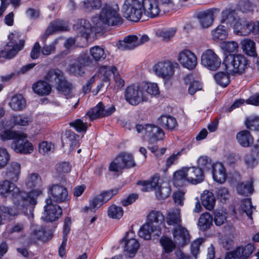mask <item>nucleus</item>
<instances>
[{
  "mask_svg": "<svg viewBox=\"0 0 259 259\" xmlns=\"http://www.w3.org/2000/svg\"><path fill=\"white\" fill-rule=\"evenodd\" d=\"M22 44H20L19 48L7 44L4 49L0 51V57L6 59H11L15 57L18 53L22 50Z\"/></svg>",
  "mask_w": 259,
  "mask_h": 259,
  "instance_id": "28",
  "label": "nucleus"
},
{
  "mask_svg": "<svg viewBox=\"0 0 259 259\" xmlns=\"http://www.w3.org/2000/svg\"><path fill=\"white\" fill-rule=\"evenodd\" d=\"M117 72V69L115 66H103L100 68V73L102 74L104 78L103 80L105 82L109 80V77L112 74L114 75Z\"/></svg>",
  "mask_w": 259,
  "mask_h": 259,
  "instance_id": "56",
  "label": "nucleus"
},
{
  "mask_svg": "<svg viewBox=\"0 0 259 259\" xmlns=\"http://www.w3.org/2000/svg\"><path fill=\"white\" fill-rule=\"evenodd\" d=\"M15 205L17 207V209L6 206H0V225L2 223L3 217L4 220L9 219L10 217L17 215L19 213L18 210L21 211L23 212L22 209H19L18 208L17 205L15 204ZM28 210H29V209H27L25 213L24 212V213L26 215H28L27 212Z\"/></svg>",
  "mask_w": 259,
  "mask_h": 259,
  "instance_id": "32",
  "label": "nucleus"
},
{
  "mask_svg": "<svg viewBox=\"0 0 259 259\" xmlns=\"http://www.w3.org/2000/svg\"><path fill=\"white\" fill-rule=\"evenodd\" d=\"M45 79L61 92L67 99L71 97L72 85L66 81L63 72L59 69H50Z\"/></svg>",
  "mask_w": 259,
  "mask_h": 259,
  "instance_id": "5",
  "label": "nucleus"
},
{
  "mask_svg": "<svg viewBox=\"0 0 259 259\" xmlns=\"http://www.w3.org/2000/svg\"><path fill=\"white\" fill-rule=\"evenodd\" d=\"M48 194L50 198L46 200H51V202H66L70 199L67 189L60 184L50 185L48 187Z\"/></svg>",
  "mask_w": 259,
  "mask_h": 259,
  "instance_id": "9",
  "label": "nucleus"
},
{
  "mask_svg": "<svg viewBox=\"0 0 259 259\" xmlns=\"http://www.w3.org/2000/svg\"><path fill=\"white\" fill-rule=\"evenodd\" d=\"M103 104L99 103L96 106L88 111L86 115L89 117L90 120L103 117Z\"/></svg>",
  "mask_w": 259,
  "mask_h": 259,
  "instance_id": "49",
  "label": "nucleus"
},
{
  "mask_svg": "<svg viewBox=\"0 0 259 259\" xmlns=\"http://www.w3.org/2000/svg\"><path fill=\"white\" fill-rule=\"evenodd\" d=\"M142 4L145 14L151 18L156 17L161 10L163 11L156 0H143Z\"/></svg>",
  "mask_w": 259,
  "mask_h": 259,
  "instance_id": "19",
  "label": "nucleus"
},
{
  "mask_svg": "<svg viewBox=\"0 0 259 259\" xmlns=\"http://www.w3.org/2000/svg\"><path fill=\"white\" fill-rule=\"evenodd\" d=\"M12 120L16 125L25 126L32 122V117L25 114H16L13 116Z\"/></svg>",
  "mask_w": 259,
  "mask_h": 259,
  "instance_id": "45",
  "label": "nucleus"
},
{
  "mask_svg": "<svg viewBox=\"0 0 259 259\" xmlns=\"http://www.w3.org/2000/svg\"><path fill=\"white\" fill-rule=\"evenodd\" d=\"M136 163L132 155L123 153L119 155L110 164L109 169L113 172H118L124 168L135 166Z\"/></svg>",
  "mask_w": 259,
  "mask_h": 259,
  "instance_id": "10",
  "label": "nucleus"
},
{
  "mask_svg": "<svg viewBox=\"0 0 259 259\" xmlns=\"http://www.w3.org/2000/svg\"><path fill=\"white\" fill-rule=\"evenodd\" d=\"M241 48L247 55L256 57L257 53L255 49V43L250 39H244L241 41Z\"/></svg>",
  "mask_w": 259,
  "mask_h": 259,
  "instance_id": "38",
  "label": "nucleus"
},
{
  "mask_svg": "<svg viewBox=\"0 0 259 259\" xmlns=\"http://www.w3.org/2000/svg\"><path fill=\"white\" fill-rule=\"evenodd\" d=\"M128 234L129 233L127 232L126 235L122 239L125 242L124 250L127 253L130 257H133L137 252L140 244L137 240L135 238H132L129 239L128 237Z\"/></svg>",
  "mask_w": 259,
  "mask_h": 259,
  "instance_id": "23",
  "label": "nucleus"
},
{
  "mask_svg": "<svg viewBox=\"0 0 259 259\" xmlns=\"http://www.w3.org/2000/svg\"><path fill=\"white\" fill-rule=\"evenodd\" d=\"M178 60L183 67L189 70L194 69L197 64L196 56L189 50L186 49L180 52Z\"/></svg>",
  "mask_w": 259,
  "mask_h": 259,
  "instance_id": "14",
  "label": "nucleus"
},
{
  "mask_svg": "<svg viewBox=\"0 0 259 259\" xmlns=\"http://www.w3.org/2000/svg\"><path fill=\"white\" fill-rule=\"evenodd\" d=\"M188 182L192 184H198L204 179L203 170L199 167H186Z\"/></svg>",
  "mask_w": 259,
  "mask_h": 259,
  "instance_id": "24",
  "label": "nucleus"
},
{
  "mask_svg": "<svg viewBox=\"0 0 259 259\" xmlns=\"http://www.w3.org/2000/svg\"><path fill=\"white\" fill-rule=\"evenodd\" d=\"M234 33L238 35H247L255 29V25L252 22L239 19L233 25Z\"/></svg>",
  "mask_w": 259,
  "mask_h": 259,
  "instance_id": "18",
  "label": "nucleus"
},
{
  "mask_svg": "<svg viewBox=\"0 0 259 259\" xmlns=\"http://www.w3.org/2000/svg\"><path fill=\"white\" fill-rule=\"evenodd\" d=\"M104 202L102 196L98 195L90 201L89 206H85L84 210L87 211L89 210L92 211H95L97 209L100 207Z\"/></svg>",
  "mask_w": 259,
  "mask_h": 259,
  "instance_id": "54",
  "label": "nucleus"
},
{
  "mask_svg": "<svg viewBox=\"0 0 259 259\" xmlns=\"http://www.w3.org/2000/svg\"><path fill=\"white\" fill-rule=\"evenodd\" d=\"M174 239L179 246H183L190 241L188 231L181 225L176 226L172 231Z\"/></svg>",
  "mask_w": 259,
  "mask_h": 259,
  "instance_id": "17",
  "label": "nucleus"
},
{
  "mask_svg": "<svg viewBox=\"0 0 259 259\" xmlns=\"http://www.w3.org/2000/svg\"><path fill=\"white\" fill-rule=\"evenodd\" d=\"M219 11V9L213 8L198 13L197 17L201 26L203 28L210 26L214 20L213 14Z\"/></svg>",
  "mask_w": 259,
  "mask_h": 259,
  "instance_id": "21",
  "label": "nucleus"
},
{
  "mask_svg": "<svg viewBox=\"0 0 259 259\" xmlns=\"http://www.w3.org/2000/svg\"><path fill=\"white\" fill-rule=\"evenodd\" d=\"M44 206L45 211L42 218L46 222H54L60 218L62 214L61 207L53 203L51 200H46Z\"/></svg>",
  "mask_w": 259,
  "mask_h": 259,
  "instance_id": "11",
  "label": "nucleus"
},
{
  "mask_svg": "<svg viewBox=\"0 0 259 259\" xmlns=\"http://www.w3.org/2000/svg\"><path fill=\"white\" fill-rule=\"evenodd\" d=\"M241 208L249 218H250L252 215L253 209H255L253 207L251 204V200L248 198L244 199L242 200L241 204Z\"/></svg>",
  "mask_w": 259,
  "mask_h": 259,
  "instance_id": "62",
  "label": "nucleus"
},
{
  "mask_svg": "<svg viewBox=\"0 0 259 259\" xmlns=\"http://www.w3.org/2000/svg\"><path fill=\"white\" fill-rule=\"evenodd\" d=\"M9 41L8 42L12 46L19 48L20 44H22V50L23 49L25 45V40L21 38V35L19 32L14 31L9 35Z\"/></svg>",
  "mask_w": 259,
  "mask_h": 259,
  "instance_id": "53",
  "label": "nucleus"
},
{
  "mask_svg": "<svg viewBox=\"0 0 259 259\" xmlns=\"http://www.w3.org/2000/svg\"><path fill=\"white\" fill-rule=\"evenodd\" d=\"M244 162L247 167L253 168L257 164L258 161L255 156V152L246 153L244 158Z\"/></svg>",
  "mask_w": 259,
  "mask_h": 259,
  "instance_id": "60",
  "label": "nucleus"
},
{
  "mask_svg": "<svg viewBox=\"0 0 259 259\" xmlns=\"http://www.w3.org/2000/svg\"><path fill=\"white\" fill-rule=\"evenodd\" d=\"M32 89L35 93L40 96L48 95L51 91V85L44 80H39L33 84Z\"/></svg>",
  "mask_w": 259,
  "mask_h": 259,
  "instance_id": "30",
  "label": "nucleus"
},
{
  "mask_svg": "<svg viewBox=\"0 0 259 259\" xmlns=\"http://www.w3.org/2000/svg\"><path fill=\"white\" fill-rule=\"evenodd\" d=\"M237 191L240 195L248 196L253 193V181L250 180L246 182H241L237 184L236 187Z\"/></svg>",
  "mask_w": 259,
  "mask_h": 259,
  "instance_id": "42",
  "label": "nucleus"
},
{
  "mask_svg": "<svg viewBox=\"0 0 259 259\" xmlns=\"http://www.w3.org/2000/svg\"><path fill=\"white\" fill-rule=\"evenodd\" d=\"M66 30V27L64 26L62 22L59 20L54 21L51 22L48 26L45 34L49 35L58 31Z\"/></svg>",
  "mask_w": 259,
  "mask_h": 259,
  "instance_id": "51",
  "label": "nucleus"
},
{
  "mask_svg": "<svg viewBox=\"0 0 259 259\" xmlns=\"http://www.w3.org/2000/svg\"><path fill=\"white\" fill-rule=\"evenodd\" d=\"M136 131L138 133H142L147 138L150 144L156 143L158 141L163 140L165 137V133L163 130L153 124H137Z\"/></svg>",
  "mask_w": 259,
  "mask_h": 259,
  "instance_id": "6",
  "label": "nucleus"
},
{
  "mask_svg": "<svg viewBox=\"0 0 259 259\" xmlns=\"http://www.w3.org/2000/svg\"><path fill=\"white\" fill-rule=\"evenodd\" d=\"M236 139L239 144L244 147H249L253 142V137L246 130L239 132L236 135Z\"/></svg>",
  "mask_w": 259,
  "mask_h": 259,
  "instance_id": "39",
  "label": "nucleus"
},
{
  "mask_svg": "<svg viewBox=\"0 0 259 259\" xmlns=\"http://www.w3.org/2000/svg\"><path fill=\"white\" fill-rule=\"evenodd\" d=\"M8 180L0 182V195L4 197L12 199L15 204L17 205L19 209L26 212V206L23 204L25 196L23 191H21L19 188L14 183Z\"/></svg>",
  "mask_w": 259,
  "mask_h": 259,
  "instance_id": "3",
  "label": "nucleus"
},
{
  "mask_svg": "<svg viewBox=\"0 0 259 259\" xmlns=\"http://www.w3.org/2000/svg\"><path fill=\"white\" fill-rule=\"evenodd\" d=\"M197 164L199 168L204 170L211 169L214 165L210 158L205 155L201 156L198 159Z\"/></svg>",
  "mask_w": 259,
  "mask_h": 259,
  "instance_id": "52",
  "label": "nucleus"
},
{
  "mask_svg": "<svg viewBox=\"0 0 259 259\" xmlns=\"http://www.w3.org/2000/svg\"><path fill=\"white\" fill-rule=\"evenodd\" d=\"M165 217L162 213L158 210L151 211L147 217V223L154 227L157 226L161 231V226L164 224Z\"/></svg>",
  "mask_w": 259,
  "mask_h": 259,
  "instance_id": "25",
  "label": "nucleus"
},
{
  "mask_svg": "<svg viewBox=\"0 0 259 259\" xmlns=\"http://www.w3.org/2000/svg\"><path fill=\"white\" fill-rule=\"evenodd\" d=\"M160 242L163 246L165 253H170L172 252L175 248V244L174 242L167 237H162L160 240Z\"/></svg>",
  "mask_w": 259,
  "mask_h": 259,
  "instance_id": "59",
  "label": "nucleus"
},
{
  "mask_svg": "<svg viewBox=\"0 0 259 259\" xmlns=\"http://www.w3.org/2000/svg\"><path fill=\"white\" fill-rule=\"evenodd\" d=\"M212 218L209 213L202 214L198 220V226L201 230H205L212 225Z\"/></svg>",
  "mask_w": 259,
  "mask_h": 259,
  "instance_id": "48",
  "label": "nucleus"
},
{
  "mask_svg": "<svg viewBox=\"0 0 259 259\" xmlns=\"http://www.w3.org/2000/svg\"><path fill=\"white\" fill-rule=\"evenodd\" d=\"M78 136L74 132L69 130L66 131L64 135L62 137V146L64 145L69 144L71 148L73 149L77 144V138Z\"/></svg>",
  "mask_w": 259,
  "mask_h": 259,
  "instance_id": "43",
  "label": "nucleus"
},
{
  "mask_svg": "<svg viewBox=\"0 0 259 259\" xmlns=\"http://www.w3.org/2000/svg\"><path fill=\"white\" fill-rule=\"evenodd\" d=\"M123 210L122 207L113 204L110 206L108 210V215L112 219H119L122 217Z\"/></svg>",
  "mask_w": 259,
  "mask_h": 259,
  "instance_id": "55",
  "label": "nucleus"
},
{
  "mask_svg": "<svg viewBox=\"0 0 259 259\" xmlns=\"http://www.w3.org/2000/svg\"><path fill=\"white\" fill-rule=\"evenodd\" d=\"M177 29L175 28L159 29L156 32L157 37L164 41H169L175 35Z\"/></svg>",
  "mask_w": 259,
  "mask_h": 259,
  "instance_id": "44",
  "label": "nucleus"
},
{
  "mask_svg": "<svg viewBox=\"0 0 259 259\" xmlns=\"http://www.w3.org/2000/svg\"><path fill=\"white\" fill-rule=\"evenodd\" d=\"M254 249L253 245L249 243L244 247L240 246L233 251L228 252L225 259H247Z\"/></svg>",
  "mask_w": 259,
  "mask_h": 259,
  "instance_id": "16",
  "label": "nucleus"
},
{
  "mask_svg": "<svg viewBox=\"0 0 259 259\" xmlns=\"http://www.w3.org/2000/svg\"><path fill=\"white\" fill-rule=\"evenodd\" d=\"M90 53L92 58L96 61L104 60L106 54L103 48L99 46H95L90 49Z\"/></svg>",
  "mask_w": 259,
  "mask_h": 259,
  "instance_id": "50",
  "label": "nucleus"
},
{
  "mask_svg": "<svg viewBox=\"0 0 259 259\" xmlns=\"http://www.w3.org/2000/svg\"><path fill=\"white\" fill-rule=\"evenodd\" d=\"M138 47L137 36L128 35L124 37L120 49L122 50H131Z\"/></svg>",
  "mask_w": 259,
  "mask_h": 259,
  "instance_id": "47",
  "label": "nucleus"
},
{
  "mask_svg": "<svg viewBox=\"0 0 259 259\" xmlns=\"http://www.w3.org/2000/svg\"><path fill=\"white\" fill-rule=\"evenodd\" d=\"M101 0H84L80 6L82 9L85 12H92L100 9L102 6Z\"/></svg>",
  "mask_w": 259,
  "mask_h": 259,
  "instance_id": "41",
  "label": "nucleus"
},
{
  "mask_svg": "<svg viewBox=\"0 0 259 259\" xmlns=\"http://www.w3.org/2000/svg\"><path fill=\"white\" fill-rule=\"evenodd\" d=\"M201 63L211 70H216L220 66L221 61L211 50H207L202 55Z\"/></svg>",
  "mask_w": 259,
  "mask_h": 259,
  "instance_id": "13",
  "label": "nucleus"
},
{
  "mask_svg": "<svg viewBox=\"0 0 259 259\" xmlns=\"http://www.w3.org/2000/svg\"><path fill=\"white\" fill-rule=\"evenodd\" d=\"M139 235L145 240H149L152 237H157L161 234L158 227L151 226L147 222L144 224L139 231Z\"/></svg>",
  "mask_w": 259,
  "mask_h": 259,
  "instance_id": "20",
  "label": "nucleus"
},
{
  "mask_svg": "<svg viewBox=\"0 0 259 259\" xmlns=\"http://www.w3.org/2000/svg\"><path fill=\"white\" fill-rule=\"evenodd\" d=\"M211 169L214 180L219 183H223L226 179V170L223 165L221 163H215Z\"/></svg>",
  "mask_w": 259,
  "mask_h": 259,
  "instance_id": "27",
  "label": "nucleus"
},
{
  "mask_svg": "<svg viewBox=\"0 0 259 259\" xmlns=\"http://www.w3.org/2000/svg\"><path fill=\"white\" fill-rule=\"evenodd\" d=\"M228 27L225 25H218L215 29L211 31L213 39L217 42L226 39L228 35Z\"/></svg>",
  "mask_w": 259,
  "mask_h": 259,
  "instance_id": "35",
  "label": "nucleus"
},
{
  "mask_svg": "<svg viewBox=\"0 0 259 259\" xmlns=\"http://www.w3.org/2000/svg\"><path fill=\"white\" fill-rule=\"evenodd\" d=\"M21 172L20 164L17 162H12L7 167L5 177L11 182H16Z\"/></svg>",
  "mask_w": 259,
  "mask_h": 259,
  "instance_id": "26",
  "label": "nucleus"
},
{
  "mask_svg": "<svg viewBox=\"0 0 259 259\" xmlns=\"http://www.w3.org/2000/svg\"><path fill=\"white\" fill-rule=\"evenodd\" d=\"M158 123L162 127L172 130L177 126L176 119L170 115H161L158 118Z\"/></svg>",
  "mask_w": 259,
  "mask_h": 259,
  "instance_id": "37",
  "label": "nucleus"
},
{
  "mask_svg": "<svg viewBox=\"0 0 259 259\" xmlns=\"http://www.w3.org/2000/svg\"><path fill=\"white\" fill-rule=\"evenodd\" d=\"M143 93L147 97V102L150 97L156 96L159 94V88L156 83L145 82L141 84Z\"/></svg>",
  "mask_w": 259,
  "mask_h": 259,
  "instance_id": "33",
  "label": "nucleus"
},
{
  "mask_svg": "<svg viewBox=\"0 0 259 259\" xmlns=\"http://www.w3.org/2000/svg\"><path fill=\"white\" fill-rule=\"evenodd\" d=\"M170 192V188L167 186H161L158 187L156 191V197L159 199H164L168 197L169 196Z\"/></svg>",
  "mask_w": 259,
  "mask_h": 259,
  "instance_id": "61",
  "label": "nucleus"
},
{
  "mask_svg": "<svg viewBox=\"0 0 259 259\" xmlns=\"http://www.w3.org/2000/svg\"><path fill=\"white\" fill-rule=\"evenodd\" d=\"M124 18L134 22H138L143 14L142 4L138 0H125L122 7Z\"/></svg>",
  "mask_w": 259,
  "mask_h": 259,
  "instance_id": "7",
  "label": "nucleus"
},
{
  "mask_svg": "<svg viewBox=\"0 0 259 259\" xmlns=\"http://www.w3.org/2000/svg\"><path fill=\"white\" fill-rule=\"evenodd\" d=\"M236 19L237 15L235 12L227 9L222 12L220 22L222 24H225V26H227L228 28H229Z\"/></svg>",
  "mask_w": 259,
  "mask_h": 259,
  "instance_id": "34",
  "label": "nucleus"
},
{
  "mask_svg": "<svg viewBox=\"0 0 259 259\" xmlns=\"http://www.w3.org/2000/svg\"><path fill=\"white\" fill-rule=\"evenodd\" d=\"M249 61L242 54L227 56L223 62L227 72L234 76L244 73L249 68Z\"/></svg>",
  "mask_w": 259,
  "mask_h": 259,
  "instance_id": "4",
  "label": "nucleus"
},
{
  "mask_svg": "<svg viewBox=\"0 0 259 259\" xmlns=\"http://www.w3.org/2000/svg\"><path fill=\"white\" fill-rule=\"evenodd\" d=\"M26 187L32 189L28 193L23 192L26 195L23 200V204H25L26 209H29L30 214H33L34 206L36 203V198L42 193V181L38 174L32 173L28 175L26 181Z\"/></svg>",
  "mask_w": 259,
  "mask_h": 259,
  "instance_id": "2",
  "label": "nucleus"
},
{
  "mask_svg": "<svg viewBox=\"0 0 259 259\" xmlns=\"http://www.w3.org/2000/svg\"><path fill=\"white\" fill-rule=\"evenodd\" d=\"M74 28L77 30L81 37L87 41L91 32V25L90 22L85 19L78 20L74 25Z\"/></svg>",
  "mask_w": 259,
  "mask_h": 259,
  "instance_id": "22",
  "label": "nucleus"
},
{
  "mask_svg": "<svg viewBox=\"0 0 259 259\" xmlns=\"http://www.w3.org/2000/svg\"><path fill=\"white\" fill-rule=\"evenodd\" d=\"M187 173L186 167L177 170L174 173L172 182L176 187H182L185 184L186 182L188 181Z\"/></svg>",
  "mask_w": 259,
  "mask_h": 259,
  "instance_id": "40",
  "label": "nucleus"
},
{
  "mask_svg": "<svg viewBox=\"0 0 259 259\" xmlns=\"http://www.w3.org/2000/svg\"><path fill=\"white\" fill-rule=\"evenodd\" d=\"M159 179L158 176H154L150 180L140 182L139 184L142 185L141 189L143 191H149L154 189L156 191L157 188L160 187L158 186Z\"/></svg>",
  "mask_w": 259,
  "mask_h": 259,
  "instance_id": "46",
  "label": "nucleus"
},
{
  "mask_svg": "<svg viewBox=\"0 0 259 259\" xmlns=\"http://www.w3.org/2000/svg\"><path fill=\"white\" fill-rule=\"evenodd\" d=\"M245 125L251 131H259V116H250L246 118Z\"/></svg>",
  "mask_w": 259,
  "mask_h": 259,
  "instance_id": "58",
  "label": "nucleus"
},
{
  "mask_svg": "<svg viewBox=\"0 0 259 259\" xmlns=\"http://www.w3.org/2000/svg\"><path fill=\"white\" fill-rule=\"evenodd\" d=\"M76 63L79 64V65L82 66V68H84L85 66L91 65L92 63V61L88 54L82 53L77 58Z\"/></svg>",
  "mask_w": 259,
  "mask_h": 259,
  "instance_id": "63",
  "label": "nucleus"
},
{
  "mask_svg": "<svg viewBox=\"0 0 259 259\" xmlns=\"http://www.w3.org/2000/svg\"><path fill=\"white\" fill-rule=\"evenodd\" d=\"M155 74L164 80L170 79L174 74V65L168 61L158 62L153 67Z\"/></svg>",
  "mask_w": 259,
  "mask_h": 259,
  "instance_id": "12",
  "label": "nucleus"
},
{
  "mask_svg": "<svg viewBox=\"0 0 259 259\" xmlns=\"http://www.w3.org/2000/svg\"><path fill=\"white\" fill-rule=\"evenodd\" d=\"M11 147L15 152L21 154H28L33 151L32 144L21 135L12 142Z\"/></svg>",
  "mask_w": 259,
  "mask_h": 259,
  "instance_id": "15",
  "label": "nucleus"
},
{
  "mask_svg": "<svg viewBox=\"0 0 259 259\" xmlns=\"http://www.w3.org/2000/svg\"><path fill=\"white\" fill-rule=\"evenodd\" d=\"M9 105L13 110L20 111L25 108L26 102L22 95L17 94L12 97Z\"/></svg>",
  "mask_w": 259,
  "mask_h": 259,
  "instance_id": "36",
  "label": "nucleus"
},
{
  "mask_svg": "<svg viewBox=\"0 0 259 259\" xmlns=\"http://www.w3.org/2000/svg\"><path fill=\"white\" fill-rule=\"evenodd\" d=\"M201 202L203 206L209 210L214 208L215 198L213 193L209 191L205 190L201 196Z\"/></svg>",
  "mask_w": 259,
  "mask_h": 259,
  "instance_id": "29",
  "label": "nucleus"
},
{
  "mask_svg": "<svg viewBox=\"0 0 259 259\" xmlns=\"http://www.w3.org/2000/svg\"><path fill=\"white\" fill-rule=\"evenodd\" d=\"M180 211L181 210L179 208H174L167 212L165 220L168 225H181Z\"/></svg>",
  "mask_w": 259,
  "mask_h": 259,
  "instance_id": "31",
  "label": "nucleus"
},
{
  "mask_svg": "<svg viewBox=\"0 0 259 259\" xmlns=\"http://www.w3.org/2000/svg\"><path fill=\"white\" fill-rule=\"evenodd\" d=\"M124 97L128 103L134 106L143 102H147L146 96L143 93L141 84L128 87L125 90Z\"/></svg>",
  "mask_w": 259,
  "mask_h": 259,
  "instance_id": "8",
  "label": "nucleus"
},
{
  "mask_svg": "<svg viewBox=\"0 0 259 259\" xmlns=\"http://www.w3.org/2000/svg\"><path fill=\"white\" fill-rule=\"evenodd\" d=\"M93 27L98 31H101L109 26H117L122 23V19L119 13L117 4H105L99 14L92 18Z\"/></svg>",
  "mask_w": 259,
  "mask_h": 259,
  "instance_id": "1",
  "label": "nucleus"
},
{
  "mask_svg": "<svg viewBox=\"0 0 259 259\" xmlns=\"http://www.w3.org/2000/svg\"><path fill=\"white\" fill-rule=\"evenodd\" d=\"M215 193L218 199L221 202H225L229 199V193L228 189L225 187L218 188Z\"/></svg>",
  "mask_w": 259,
  "mask_h": 259,
  "instance_id": "64",
  "label": "nucleus"
},
{
  "mask_svg": "<svg viewBox=\"0 0 259 259\" xmlns=\"http://www.w3.org/2000/svg\"><path fill=\"white\" fill-rule=\"evenodd\" d=\"M214 77L216 82L223 87H226L230 82L229 75L223 72L217 73Z\"/></svg>",
  "mask_w": 259,
  "mask_h": 259,
  "instance_id": "57",
  "label": "nucleus"
}]
</instances>
